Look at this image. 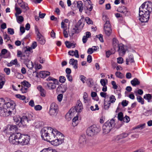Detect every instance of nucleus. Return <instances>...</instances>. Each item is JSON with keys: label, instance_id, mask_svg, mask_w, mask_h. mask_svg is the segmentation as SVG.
<instances>
[{"label": "nucleus", "instance_id": "obj_1", "mask_svg": "<svg viewBox=\"0 0 152 152\" xmlns=\"http://www.w3.org/2000/svg\"><path fill=\"white\" fill-rule=\"evenodd\" d=\"M50 136L49 140H48L47 141L50 142L54 146H58L64 142V136L57 130L56 133H54L53 135H51Z\"/></svg>", "mask_w": 152, "mask_h": 152}, {"label": "nucleus", "instance_id": "obj_2", "mask_svg": "<svg viewBox=\"0 0 152 152\" xmlns=\"http://www.w3.org/2000/svg\"><path fill=\"white\" fill-rule=\"evenodd\" d=\"M83 109V107L81 102L80 101H78L74 108H72L66 115L65 117L68 121L71 120L73 116L74 115L75 113H77V114L80 112Z\"/></svg>", "mask_w": 152, "mask_h": 152}, {"label": "nucleus", "instance_id": "obj_3", "mask_svg": "<svg viewBox=\"0 0 152 152\" xmlns=\"http://www.w3.org/2000/svg\"><path fill=\"white\" fill-rule=\"evenodd\" d=\"M57 130L49 127H45L42 128L41 131V137L45 140H49L50 136L56 132Z\"/></svg>", "mask_w": 152, "mask_h": 152}, {"label": "nucleus", "instance_id": "obj_4", "mask_svg": "<svg viewBox=\"0 0 152 152\" xmlns=\"http://www.w3.org/2000/svg\"><path fill=\"white\" fill-rule=\"evenodd\" d=\"M103 20L105 22L104 25V30L106 35L109 36L112 32L111 26L110 24L109 19L106 15L103 16Z\"/></svg>", "mask_w": 152, "mask_h": 152}, {"label": "nucleus", "instance_id": "obj_5", "mask_svg": "<svg viewBox=\"0 0 152 152\" xmlns=\"http://www.w3.org/2000/svg\"><path fill=\"white\" fill-rule=\"evenodd\" d=\"M115 125L114 119L108 120L102 126L103 133L105 134L108 133L114 127Z\"/></svg>", "mask_w": 152, "mask_h": 152}, {"label": "nucleus", "instance_id": "obj_6", "mask_svg": "<svg viewBox=\"0 0 152 152\" xmlns=\"http://www.w3.org/2000/svg\"><path fill=\"white\" fill-rule=\"evenodd\" d=\"M83 19H81L78 22L71 31H69V35L70 37H72L76 33L79 32L83 28L84 24L82 23Z\"/></svg>", "mask_w": 152, "mask_h": 152}, {"label": "nucleus", "instance_id": "obj_7", "mask_svg": "<svg viewBox=\"0 0 152 152\" xmlns=\"http://www.w3.org/2000/svg\"><path fill=\"white\" fill-rule=\"evenodd\" d=\"M18 135L20 137L18 141L19 145H27L29 141L30 137L28 135L21 134L20 133H18Z\"/></svg>", "mask_w": 152, "mask_h": 152}, {"label": "nucleus", "instance_id": "obj_8", "mask_svg": "<svg viewBox=\"0 0 152 152\" xmlns=\"http://www.w3.org/2000/svg\"><path fill=\"white\" fill-rule=\"evenodd\" d=\"M139 10L150 14L152 11V3L151 1L144 2L140 7Z\"/></svg>", "mask_w": 152, "mask_h": 152}, {"label": "nucleus", "instance_id": "obj_9", "mask_svg": "<svg viewBox=\"0 0 152 152\" xmlns=\"http://www.w3.org/2000/svg\"><path fill=\"white\" fill-rule=\"evenodd\" d=\"M139 20L141 23L147 22L150 17V13L139 10Z\"/></svg>", "mask_w": 152, "mask_h": 152}, {"label": "nucleus", "instance_id": "obj_10", "mask_svg": "<svg viewBox=\"0 0 152 152\" xmlns=\"http://www.w3.org/2000/svg\"><path fill=\"white\" fill-rule=\"evenodd\" d=\"M58 107L56 103L53 102L50 105L49 114L51 116H56L58 112Z\"/></svg>", "mask_w": 152, "mask_h": 152}, {"label": "nucleus", "instance_id": "obj_11", "mask_svg": "<svg viewBox=\"0 0 152 152\" xmlns=\"http://www.w3.org/2000/svg\"><path fill=\"white\" fill-rule=\"evenodd\" d=\"M33 116L31 114H28L25 116H23L20 118V122L23 125H26V124L32 120Z\"/></svg>", "mask_w": 152, "mask_h": 152}, {"label": "nucleus", "instance_id": "obj_12", "mask_svg": "<svg viewBox=\"0 0 152 152\" xmlns=\"http://www.w3.org/2000/svg\"><path fill=\"white\" fill-rule=\"evenodd\" d=\"M106 99L107 100L106 102L104 103V108L106 109L109 108L111 103H114L116 100L115 96L113 95L111 96H109L108 97L106 98Z\"/></svg>", "mask_w": 152, "mask_h": 152}, {"label": "nucleus", "instance_id": "obj_13", "mask_svg": "<svg viewBox=\"0 0 152 152\" xmlns=\"http://www.w3.org/2000/svg\"><path fill=\"white\" fill-rule=\"evenodd\" d=\"M35 32L37 34V40L38 42L42 45L44 44L45 42V40L44 37L39 32L38 28H36Z\"/></svg>", "mask_w": 152, "mask_h": 152}, {"label": "nucleus", "instance_id": "obj_14", "mask_svg": "<svg viewBox=\"0 0 152 152\" xmlns=\"http://www.w3.org/2000/svg\"><path fill=\"white\" fill-rule=\"evenodd\" d=\"M19 137L18 133H17L14 136H10L9 138L10 142L13 144L19 145L18 141Z\"/></svg>", "mask_w": 152, "mask_h": 152}, {"label": "nucleus", "instance_id": "obj_15", "mask_svg": "<svg viewBox=\"0 0 152 152\" xmlns=\"http://www.w3.org/2000/svg\"><path fill=\"white\" fill-rule=\"evenodd\" d=\"M4 107V108H7L11 110H13L14 107L15 105L13 101H10V102H5Z\"/></svg>", "mask_w": 152, "mask_h": 152}, {"label": "nucleus", "instance_id": "obj_16", "mask_svg": "<svg viewBox=\"0 0 152 152\" xmlns=\"http://www.w3.org/2000/svg\"><path fill=\"white\" fill-rule=\"evenodd\" d=\"M83 2L81 1H75L72 4V5H74L75 7H77L79 9L80 12H82L83 10Z\"/></svg>", "mask_w": 152, "mask_h": 152}, {"label": "nucleus", "instance_id": "obj_17", "mask_svg": "<svg viewBox=\"0 0 152 152\" xmlns=\"http://www.w3.org/2000/svg\"><path fill=\"white\" fill-rule=\"evenodd\" d=\"M10 56V53L8 52L7 50L5 49H3L1 51V53H0V57L1 58H6L9 57Z\"/></svg>", "mask_w": 152, "mask_h": 152}, {"label": "nucleus", "instance_id": "obj_18", "mask_svg": "<svg viewBox=\"0 0 152 152\" xmlns=\"http://www.w3.org/2000/svg\"><path fill=\"white\" fill-rule=\"evenodd\" d=\"M118 51L119 55L121 56H123L125 54L126 50L124 48V46L123 45H120L118 47Z\"/></svg>", "mask_w": 152, "mask_h": 152}, {"label": "nucleus", "instance_id": "obj_19", "mask_svg": "<svg viewBox=\"0 0 152 152\" xmlns=\"http://www.w3.org/2000/svg\"><path fill=\"white\" fill-rule=\"evenodd\" d=\"M67 89V86L66 84H61L57 88V91H60V92L64 93Z\"/></svg>", "mask_w": 152, "mask_h": 152}, {"label": "nucleus", "instance_id": "obj_20", "mask_svg": "<svg viewBox=\"0 0 152 152\" xmlns=\"http://www.w3.org/2000/svg\"><path fill=\"white\" fill-rule=\"evenodd\" d=\"M92 129L94 134H95L99 132L100 131V128L98 125H93L91 126Z\"/></svg>", "mask_w": 152, "mask_h": 152}, {"label": "nucleus", "instance_id": "obj_21", "mask_svg": "<svg viewBox=\"0 0 152 152\" xmlns=\"http://www.w3.org/2000/svg\"><path fill=\"white\" fill-rule=\"evenodd\" d=\"M37 89L40 91L41 96L44 97L46 96V91L41 86H39L37 87Z\"/></svg>", "mask_w": 152, "mask_h": 152}, {"label": "nucleus", "instance_id": "obj_22", "mask_svg": "<svg viewBox=\"0 0 152 152\" xmlns=\"http://www.w3.org/2000/svg\"><path fill=\"white\" fill-rule=\"evenodd\" d=\"M50 73L48 71H42L39 72V75L40 77L45 78L50 75Z\"/></svg>", "mask_w": 152, "mask_h": 152}, {"label": "nucleus", "instance_id": "obj_23", "mask_svg": "<svg viewBox=\"0 0 152 152\" xmlns=\"http://www.w3.org/2000/svg\"><path fill=\"white\" fill-rule=\"evenodd\" d=\"M59 84V82L57 83H55V82L53 83L51 82H49L47 83V86L49 89H55L56 87V85H58Z\"/></svg>", "mask_w": 152, "mask_h": 152}, {"label": "nucleus", "instance_id": "obj_24", "mask_svg": "<svg viewBox=\"0 0 152 152\" xmlns=\"http://www.w3.org/2000/svg\"><path fill=\"white\" fill-rule=\"evenodd\" d=\"M4 111L3 112L2 115L3 117H7L10 115L11 113L12 110L9 109L4 108Z\"/></svg>", "mask_w": 152, "mask_h": 152}, {"label": "nucleus", "instance_id": "obj_25", "mask_svg": "<svg viewBox=\"0 0 152 152\" xmlns=\"http://www.w3.org/2000/svg\"><path fill=\"white\" fill-rule=\"evenodd\" d=\"M28 55H25L24 54L21 57L20 61L24 64L27 63H28V62H29V61L30 60L28 59Z\"/></svg>", "mask_w": 152, "mask_h": 152}, {"label": "nucleus", "instance_id": "obj_26", "mask_svg": "<svg viewBox=\"0 0 152 152\" xmlns=\"http://www.w3.org/2000/svg\"><path fill=\"white\" fill-rule=\"evenodd\" d=\"M113 45L115 50L118 49V47L120 46L118 41L115 38H113Z\"/></svg>", "mask_w": 152, "mask_h": 152}, {"label": "nucleus", "instance_id": "obj_27", "mask_svg": "<svg viewBox=\"0 0 152 152\" xmlns=\"http://www.w3.org/2000/svg\"><path fill=\"white\" fill-rule=\"evenodd\" d=\"M117 10L119 12L122 13L125 15L127 12L126 7L124 6L119 7L118 8Z\"/></svg>", "mask_w": 152, "mask_h": 152}, {"label": "nucleus", "instance_id": "obj_28", "mask_svg": "<svg viewBox=\"0 0 152 152\" xmlns=\"http://www.w3.org/2000/svg\"><path fill=\"white\" fill-rule=\"evenodd\" d=\"M86 142V135L84 134H81L79 139L80 144L83 145Z\"/></svg>", "mask_w": 152, "mask_h": 152}, {"label": "nucleus", "instance_id": "obj_29", "mask_svg": "<svg viewBox=\"0 0 152 152\" xmlns=\"http://www.w3.org/2000/svg\"><path fill=\"white\" fill-rule=\"evenodd\" d=\"M14 65H16L18 66H20L19 64L18 63V60L16 58L11 61L10 63L7 64V66L10 67Z\"/></svg>", "mask_w": 152, "mask_h": 152}, {"label": "nucleus", "instance_id": "obj_30", "mask_svg": "<svg viewBox=\"0 0 152 152\" xmlns=\"http://www.w3.org/2000/svg\"><path fill=\"white\" fill-rule=\"evenodd\" d=\"M68 54L70 56H74L76 57L77 58H78L79 56L78 51L77 50H75V51L73 50L69 51L68 52Z\"/></svg>", "mask_w": 152, "mask_h": 152}, {"label": "nucleus", "instance_id": "obj_31", "mask_svg": "<svg viewBox=\"0 0 152 152\" xmlns=\"http://www.w3.org/2000/svg\"><path fill=\"white\" fill-rule=\"evenodd\" d=\"M69 63L71 65H73V67L75 69L77 68V61L75 60L73 58H71L70 60Z\"/></svg>", "mask_w": 152, "mask_h": 152}, {"label": "nucleus", "instance_id": "obj_32", "mask_svg": "<svg viewBox=\"0 0 152 152\" xmlns=\"http://www.w3.org/2000/svg\"><path fill=\"white\" fill-rule=\"evenodd\" d=\"M78 114H76V116L72 119V125L73 126H76L78 124Z\"/></svg>", "mask_w": 152, "mask_h": 152}, {"label": "nucleus", "instance_id": "obj_33", "mask_svg": "<svg viewBox=\"0 0 152 152\" xmlns=\"http://www.w3.org/2000/svg\"><path fill=\"white\" fill-rule=\"evenodd\" d=\"M132 85L133 86H135L140 84V82L136 78H135L131 81Z\"/></svg>", "mask_w": 152, "mask_h": 152}, {"label": "nucleus", "instance_id": "obj_34", "mask_svg": "<svg viewBox=\"0 0 152 152\" xmlns=\"http://www.w3.org/2000/svg\"><path fill=\"white\" fill-rule=\"evenodd\" d=\"M144 98L147 100L148 102H152V100H151L152 99V95L150 94H146L144 96Z\"/></svg>", "mask_w": 152, "mask_h": 152}, {"label": "nucleus", "instance_id": "obj_35", "mask_svg": "<svg viewBox=\"0 0 152 152\" xmlns=\"http://www.w3.org/2000/svg\"><path fill=\"white\" fill-rule=\"evenodd\" d=\"M86 132L87 134L89 136H92L94 134L91 126L87 129Z\"/></svg>", "mask_w": 152, "mask_h": 152}, {"label": "nucleus", "instance_id": "obj_36", "mask_svg": "<svg viewBox=\"0 0 152 152\" xmlns=\"http://www.w3.org/2000/svg\"><path fill=\"white\" fill-rule=\"evenodd\" d=\"M26 66L29 69H32L34 67V64L32 61H31L30 60L29 62H28L27 63L25 64Z\"/></svg>", "mask_w": 152, "mask_h": 152}, {"label": "nucleus", "instance_id": "obj_37", "mask_svg": "<svg viewBox=\"0 0 152 152\" xmlns=\"http://www.w3.org/2000/svg\"><path fill=\"white\" fill-rule=\"evenodd\" d=\"M86 1L88 2V4L86 7L88 10L90 11H91L92 10L93 8L92 4H91V2L90 1V0H86Z\"/></svg>", "mask_w": 152, "mask_h": 152}, {"label": "nucleus", "instance_id": "obj_38", "mask_svg": "<svg viewBox=\"0 0 152 152\" xmlns=\"http://www.w3.org/2000/svg\"><path fill=\"white\" fill-rule=\"evenodd\" d=\"M5 79L4 77H1L0 78V89H1L4 84Z\"/></svg>", "mask_w": 152, "mask_h": 152}, {"label": "nucleus", "instance_id": "obj_39", "mask_svg": "<svg viewBox=\"0 0 152 152\" xmlns=\"http://www.w3.org/2000/svg\"><path fill=\"white\" fill-rule=\"evenodd\" d=\"M35 126L36 128H39L42 127L44 125V123L41 121H37L35 122Z\"/></svg>", "mask_w": 152, "mask_h": 152}, {"label": "nucleus", "instance_id": "obj_40", "mask_svg": "<svg viewBox=\"0 0 152 152\" xmlns=\"http://www.w3.org/2000/svg\"><path fill=\"white\" fill-rule=\"evenodd\" d=\"M21 84L23 86L26 87L27 88H29L31 86V84L27 81H24L21 82Z\"/></svg>", "mask_w": 152, "mask_h": 152}, {"label": "nucleus", "instance_id": "obj_41", "mask_svg": "<svg viewBox=\"0 0 152 152\" xmlns=\"http://www.w3.org/2000/svg\"><path fill=\"white\" fill-rule=\"evenodd\" d=\"M87 83L88 86L90 87H91L93 85L94 83L92 79H89L87 80Z\"/></svg>", "mask_w": 152, "mask_h": 152}, {"label": "nucleus", "instance_id": "obj_42", "mask_svg": "<svg viewBox=\"0 0 152 152\" xmlns=\"http://www.w3.org/2000/svg\"><path fill=\"white\" fill-rule=\"evenodd\" d=\"M10 130L13 132H16L18 129L17 126L16 125H11L9 128Z\"/></svg>", "mask_w": 152, "mask_h": 152}, {"label": "nucleus", "instance_id": "obj_43", "mask_svg": "<svg viewBox=\"0 0 152 152\" xmlns=\"http://www.w3.org/2000/svg\"><path fill=\"white\" fill-rule=\"evenodd\" d=\"M46 80L47 81H53V82H55L56 83H58V80L57 79L51 77H49L46 79Z\"/></svg>", "mask_w": 152, "mask_h": 152}, {"label": "nucleus", "instance_id": "obj_44", "mask_svg": "<svg viewBox=\"0 0 152 152\" xmlns=\"http://www.w3.org/2000/svg\"><path fill=\"white\" fill-rule=\"evenodd\" d=\"M20 6L25 11H26L29 9V7H28V4H27L23 3Z\"/></svg>", "mask_w": 152, "mask_h": 152}, {"label": "nucleus", "instance_id": "obj_45", "mask_svg": "<svg viewBox=\"0 0 152 152\" xmlns=\"http://www.w3.org/2000/svg\"><path fill=\"white\" fill-rule=\"evenodd\" d=\"M40 152H57V151L55 150L47 148L43 149Z\"/></svg>", "mask_w": 152, "mask_h": 152}, {"label": "nucleus", "instance_id": "obj_46", "mask_svg": "<svg viewBox=\"0 0 152 152\" xmlns=\"http://www.w3.org/2000/svg\"><path fill=\"white\" fill-rule=\"evenodd\" d=\"M100 96L103 97L105 98V99H104V102H106L107 100L106 99V98L108 97L109 96V95H107V93H106L104 92H101L100 93Z\"/></svg>", "mask_w": 152, "mask_h": 152}, {"label": "nucleus", "instance_id": "obj_47", "mask_svg": "<svg viewBox=\"0 0 152 152\" xmlns=\"http://www.w3.org/2000/svg\"><path fill=\"white\" fill-rule=\"evenodd\" d=\"M128 60L129 61V62L131 63H134V57L132 54H130L129 55L128 58H127Z\"/></svg>", "mask_w": 152, "mask_h": 152}, {"label": "nucleus", "instance_id": "obj_48", "mask_svg": "<svg viewBox=\"0 0 152 152\" xmlns=\"http://www.w3.org/2000/svg\"><path fill=\"white\" fill-rule=\"evenodd\" d=\"M137 99L138 101L140 103L142 104H144V100L141 96H137Z\"/></svg>", "mask_w": 152, "mask_h": 152}, {"label": "nucleus", "instance_id": "obj_49", "mask_svg": "<svg viewBox=\"0 0 152 152\" xmlns=\"http://www.w3.org/2000/svg\"><path fill=\"white\" fill-rule=\"evenodd\" d=\"M17 19L18 23H20L23 22L24 20L23 17L21 16L17 17Z\"/></svg>", "mask_w": 152, "mask_h": 152}, {"label": "nucleus", "instance_id": "obj_50", "mask_svg": "<svg viewBox=\"0 0 152 152\" xmlns=\"http://www.w3.org/2000/svg\"><path fill=\"white\" fill-rule=\"evenodd\" d=\"M118 119L120 121H122L123 119V115L122 112H120L118 113Z\"/></svg>", "mask_w": 152, "mask_h": 152}, {"label": "nucleus", "instance_id": "obj_51", "mask_svg": "<svg viewBox=\"0 0 152 152\" xmlns=\"http://www.w3.org/2000/svg\"><path fill=\"white\" fill-rule=\"evenodd\" d=\"M115 74L117 77L120 78H122L124 77L123 74L120 72H116Z\"/></svg>", "mask_w": 152, "mask_h": 152}, {"label": "nucleus", "instance_id": "obj_52", "mask_svg": "<svg viewBox=\"0 0 152 152\" xmlns=\"http://www.w3.org/2000/svg\"><path fill=\"white\" fill-rule=\"evenodd\" d=\"M15 75L16 77L18 79H23L24 77L23 75L19 72H17L16 73Z\"/></svg>", "mask_w": 152, "mask_h": 152}, {"label": "nucleus", "instance_id": "obj_53", "mask_svg": "<svg viewBox=\"0 0 152 152\" xmlns=\"http://www.w3.org/2000/svg\"><path fill=\"white\" fill-rule=\"evenodd\" d=\"M66 80L65 77L64 76H61L59 77V81L60 83H64Z\"/></svg>", "mask_w": 152, "mask_h": 152}, {"label": "nucleus", "instance_id": "obj_54", "mask_svg": "<svg viewBox=\"0 0 152 152\" xmlns=\"http://www.w3.org/2000/svg\"><path fill=\"white\" fill-rule=\"evenodd\" d=\"M16 97L18 98L19 99L21 100H24L25 99L26 97L25 96L23 95H21L20 94H18L16 95Z\"/></svg>", "mask_w": 152, "mask_h": 152}, {"label": "nucleus", "instance_id": "obj_55", "mask_svg": "<svg viewBox=\"0 0 152 152\" xmlns=\"http://www.w3.org/2000/svg\"><path fill=\"white\" fill-rule=\"evenodd\" d=\"M86 23L88 24H93V21L88 17H86Z\"/></svg>", "mask_w": 152, "mask_h": 152}, {"label": "nucleus", "instance_id": "obj_56", "mask_svg": "<svg viewBox=\"0 0 152 152\" xmlns=\"http://www.w3.org/2000/svg\"><path fill=\"white\" fill-rule=\"evenodd\" d=\"M15 10L16 12V13L15 14L16 16H17V15H19L22 12L20 8L19 7H16L15 8Z\"/></svg>", "mask_w": 152, "mask_h": 152}, {"label": "nucleus", "instance_id": "obj_57", "mask_svg": "<svg viewBox=\"0 0 152 152\" xmlns=\"http://www.w3.org/2000/svg\"><path fill=\"white\" fill-rule=\"evenodd\" d=\"M27 90L28 88L24 87L23 86H22V88L20 89V90L22 93H26L27 91Z\"/></svg>", "mask_w": 152, "mask_h": 152}, {"label": "nucleus", "instance_id": "obj_58", "mask_svg": "<svg viewBox=\"0 0 152 152\" xmlns=\"http://www.w3.org/2000/svg\"><path fill=\"white\" fill-rule=\"evenodd\" d=\"M4 71L6 73L7 75H10V69L9 68H5L4 69Z\"/></svg>", "mask_w": 152, "mask_h": 152}, {"label": "nucleus", "instance_id": "obj_59", "mask_svg": "<svg viewBox=\"0 0 152 152\" xmlns=\"http://www.w3.org/2000/svg\"><path fill=\"white\" fill-rule=\"evenodd\" d=\"M96 37L98 38L99 40L101 42H103V35L102 34H100L96 36Z\"/></svg>", "mask_w": 152, "mask_h": 152}, {"label": "nucleus", "instance_id": "obj_60", "mask_svg": "<svg viewBox=\"0 0 152 152\" xmlns=\"http://www.w3.org/2000/svg\"><path fill=\"white\" fill-rule=\"evenodd\" d=\"M8 32L9 34L12 35L14 34V31L13 28H8Z\"/></svg>", "mask_w": 152, "mask_h": 152}, {"label": "nucleus", "instance_id": "obj_61", "mask_svg": "<svg viewBox=\"0 0 152 152\" xmlns=\"http://www.w3.org/2000/svg\"><path fill=\"white\" fill-rule=\"evenodd\" d=\"M42 108V106L39 105H37L34 106V109L36 110H40Z\"/></svg>", "mask_w": 152, "mask_h": 152}, {"label": "nucleus", "instance_id": "obj_62", "mask_svg": "<svg viewBox=\"0 0 152 152\" xmlns=\"http://www.w3.org/2000/svg\"><path fill=\"white\" fill-rule=\"evenodd\" d=\"M17 56L18 57H20V58H21V57H22V56H23V54L24 53H22L21 51L18 50L17 51Z\"/></svg>", "mask_w": 152, "mask_h": 152}, {"label": "nucleus", "instance_id": "obj_63", "mask_svg": "<svg viewBox=\"0 0 152 152\" xmlns=\"http://www.w3.org/2000/svg\"><path fill=\"white\" fill-rule=\"evenodd\" d=\"M128 102H129L128 101H127L125 100H123L121 102V104L123 106L125 107L128 105Z\"/></svg>", "mask_w": 152, "mask_h": 152}, {"label": "nucleus", "instance_id": "obj_64", "mask_svg": "<svg viewBox=\"0 0 152 152\" xmlns=\"http://www.w3.org/2000/svg\"><path fill=\"white\" fill-rule=\"evenodd\" d=\"M117 62L119 64H121L123 63V59L121 57H119L117 58Z\"/></svg>", "mask_w": 152, "mask_h": 152}]
</instances>
